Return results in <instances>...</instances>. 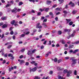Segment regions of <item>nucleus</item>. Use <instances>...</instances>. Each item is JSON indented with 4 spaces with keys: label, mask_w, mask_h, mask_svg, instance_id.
Wrapping results in <instances>:
<instances>
[{
    "label": "nucleus",
    "mask_w": 79,
    "mask_h": 79,
    "mask_svg": "<svg viewBox=\"0 0 79 79\" xmlns=\"http://www.w3.org/2000/svg\"><path fill=\"white\" fill-rule=\"evenodd\" d=\"M71 60H72V61L73 62L72 64V66L73 67L74 66V65L76 63V61L77 60V59H74V57H71Z\"/></svg>",
    "instance_id": "f257e3e1"
},
{
    "label": "nucleus",
    "mask_w": 79,
    "mask_h": 79,
    "mask_svg": "<svg viewBox=\"0 0 79 79\" xmlns=\"http://www.w3.org/2000/svg\"><path fill=\"white\" fill-rule=\"evenodd\" d=\"M30 72H32V71L33 72H35V71L36 70H37V68L36 67H35L34 68L31 69V68H30Z\"/></svg>",
    "instance_id": "f03ea898"
},
{
    "label": "nucleus",
    "mask_w": 79,
    "mask_h": 79,
    "mask_svg": "<svg viewBox=\"0 0 79 79\" xmlns=\"http://www.w3.org/2000/svg\"><path fill=\"white\" fill-rule=\"evenodd\" d=\"M18 61L20 62V65H22V64H23V63H24V60H20V59H19Z\"/></svg>",
    "instance_id": "7ed1b4c3"
},
{
    "label": "nucleus",
    "mask_w": 79,
    "mask_h": 79,
    "mask_svg": "<svg viewBox=\"0 0 79 79\" xmlns=\"http://www.w3.org/2000/svg\"><path fill=\"white\" fill-rule=\"evenodd\" d=\"M57 71H61L62 70H63L64 69V68H61L60 67H57Z\"/></svg>",
    "instance_id": "20e7f679"
},
{
    "label": "nucleus",
    "mask_w": 79,
    "mask_h": 79,
    "mask_svg": "<svg viewBox=\"0 0 79 79\" xmlns=\"http://www.w3.org/2000/svg\"><path fill=\"white\" fill-rule=\"evenodd\" d=\"M63 13H64V17H66V15H67L68 13V12H67L66 10H64L63 11Z\"/></svg>",
    "instance_id": "39448f33"
},
{
    "label": "nucleus",
    "mask_w": 79,
    "mask_h": 79,
    "mask_svg": "<svg viewBox=\"0 0 79 79\" xmlns=\"http://www.w3.org/2000/svg\"><path fill=\"white\" fill-rule=\"evenodd\" d=\"M8 26V24L5 23L2 26V27L3 29H4V28H6Z\"/></svg>",
    "instance_id": "423d86ee"
},
{
    "label": "nucleus",
    "mask_w": 79,
    "mask_h": 79,
    "mask_svg": "<svg viewBox=\"0 0 79 79\" xmlns=\"http://www.w3.org/2000/svg\"><path fill=\"white\" fill-rule=\"evenodd\" d=\"M55 10L57 11H62V8H61V7H60V8L59 7H58L57 8H56L55 9Z\"/></svg>",
    "instance_id": "0eeeda50"
},
{
    "label": "nucleus",
    "mask_w": 79,
    "mask_h": 79,
    "mask_svg": "<svg viewBox=\"0 0 79 79\" xmlns=\"http://www.w3.org/2000/svg\"><path fill=\"white\" fill-rule=\"evenodd\" d=\"M16 10H17V8H15L14 9L12 10V12H13L14 13H16L17 12H16Z\"/></svg>",
    "instance_id": "6e6552de"
},
{
    "label": "nucleus",
    "mask_w": 79,
    "mask_h": 79,
    "mask_svg": "<svg viewBox=\"0 0 79 79\" xmlns=\"http://www.w3.org/2000/svg\"><path fill=\"white\" fill-rule=\"evenodd\" d=\"M60 42L62 44H66V41L64 40H61Z\"/></svg>",
    "instance_id": "1a4fd4ad"
},
{
    "label": "nucleus",
    "mask_w": 79,
    "mask_h": 79,
    "mask_svg": "<svg viewBox=\"0 0 79 79\" xmlns=\"http://www.w3.org/2000/svg\"><path fill=\"white\" fill-rule=\"evenodd\" d=\"M52 2V1L48 0L47 1V3L48 5H50Z\"/></svg>",
    "instance_id": "9d476101"
},
{
    "label": "nucleus",
    "mask_w": 79,
    "mask_h": 79,
    "mask_svg": "<svg viewBox=\"0 0 79 79\" xmlns=\"http://www.w3.org/2000/svg\"><path fill=\"white\" fill-rule=\"evenodd\" d=\"M75 33H76V31H74L71 35V37H74L75 35Z\"/></svg>",
    "instance_id": "9b49d317"
},
{
    "label": "nucleus",
    "mask_w": 79,
    "mask_h": 79,
    "mask_svg": "<svg viewBox=\"0 0 79 79\" xmlns=\"http://www.w3.org/2000/svg\"><path fill=\"white\" fill-rule=\"evenodd\" d=\"M64 32H71V30H69V29H64Z\"/></svg>",
    "instance_id": "f8f14e48"
},
{
    "label": "nucleus",
    "mask_w": 79,
    "mask_h": 79,
    "mask_svg": "<svg viewBox=\"0 0 79 79\" xmlns=\"http://www.w3.org/2000/svg\"><path fill=\"white\" fill-rule=\"evenodd\" d=\"M30 2H32L33 3L35 2V0H29ZM36 2H39V0H35Z\"/></svg>",
    "instance_id": "ddd939ff"
},
{
    "label": "nucleus",
    "mask_w": 79,
    "mask_h": 79,
    "mask_svg": "<svg viewBox=\"0 0 79 79\" xmlns=\"http://www.w3.org/2000/svg\"><path fill=\"white\" fill-rule=\"evenodd\" d=\"M26 35V34H22L21 35H20V38H21V37H24V36Z\"/></svg>",
    "instance_id": "4468645a"
},
{
    "label": "nucleus",
    "mask_w": 79,
    "mask_h": 79,
    "mask_svg": "<svg viewBox=\"0 0 79 79\" xmlns=\"http://www.w3.org/2000/svg\"><path fill=\"white\" fill-rule=\"evenodd\" d=\"M69 5H71V6H74V4L72 3V2H70L69 3Z\"/></svg>",
    "instance_id": "2eb2a0df"
},
{
    "label": "nucleus",
    "mask_w": 79,
    "mask_h": 79,
    "mask_svg": "<svg viewBox=\"0 0 79 79\" xmlns=\"http://www.w3.org/2000/svg\"><path fill=\"white\" fill-rule=\"evenodd\" d=\"M15 20H13L10 22L11 24H12V25H13L15 24Z\"/></svg>",
    "instance_id": "dca6fc26"
},
{
    "label": "nucleus",
    "mask_w": 79,
    "mask_h": 79,
    "mask_svg": "<svg viewBox=\"0 0 79 79\" xmlns=\"http://www.w3.org/2000/svg\"><path fill=\"white\" fill-rule=\"evenodd\" d=\"M49 10V8H44V10L46 11V12H47Z\"/></svg>",
    "instance_id": "f3484780"
},
{
    "label": "nucleus",
    "mask_w": 79,
    "mask_h": 79,
    "mask_svg": "<svg viewBox=\"0 0 79 79\" xmlns=\"http://www.w3.org/2000/svg\"><path fill=\"white\" fill-rule=\"evenodd\" d=\"M58 77L59 79H64L65 78H63L62 77H61L60 75H58Z\"/></svg>",
    "instance_id": "a211bd4d"
},
{
    "label": "nucleus",
    "mask_w": 79,
    "mask_h": 79,
    "mask_svg": "<svg viewBox=\"0 0 79 79\" xmlns=\"http://www.w3.org/2000/svg\"><path fill=\"white\" fill-rule=\"evenodd\" d=\"M58 1L60 2V4H61V3H63L64 2V0H58Z\"/></svg>",
    "instance_id": "6ab92c4d"
},
{
    "label": "nucleus",
    "mask_w": 79,
    "mask_h": 79,
    "mask_svg": "<svg viewBox=\"0 0 79 79\" xmlns=\"http://www.w3.org/2000/svg\"><path fill=\"white\" fill-rule=\"evenodd\" d=\"M1 19L3 21L4 20H6V17H2Z\"/></svg>",
    "instance_id": "aec40b11"
},
{
    "label": "nucleus",
    "mask_w": 79,
    "mask_h": 79,
    "mask_svg": "<svg viewBox=\"0 0 79 79\" xmlns=\"http://www.w3.org/2000/svg\"><path fill=\"white\" fill-rule=\"evenodd\" d=\"M69 48H73L74 47V45H69Z\"/></svg>",
    "instance_id": "412c9836"
},
{
    "label": "nucleus",
    "mask_w": 79,
    "mask_h": 79,
    "mask_svg": "<svg viewBox=\"0 0 79 79\" xmlns=\"http://www.w3.org/2000/svg\"><path fill=\"white\" fill-rule=\"evenodd\" d=\"M27 54L28 55H32V53L31 52V51H28Z\"/></svg>",
    "instance_id": "4be33fe9"
},
{
    "label": "nucleus",
    "mask_w": 79,
    "mask_h": 79,
    "mask_svg": "<svg viewBox=\"0 0 79 79\" xmlns=\"http://www.w3.org/2000/svg\"><path fill=\"white\" fill-rule=\"evenodd\" d=\"M68 73V70L65 69L64 71V74H66V73Z\"/></svg>",
    "instance_id": "5701e85b"
},
{
    "label": "nucleus",
    "mask_w": 79,
    "mask_h": 79,
    "mask_svg": "<svg viewBox=\"0 0 79 79\" xmlns=\"http://www.w3.org/2000/svg\"><path fill=\"white\" fill-rule=\"evenodd\" d=\"M13 56V54H11V53H10L8 55V56L9 57H12V56Z\"/></svg>",
    "instance_id": "b1692460"
},
{
    "label": "nucleus",
    "mask_w": 79,
    "mask_h": 79,
    "mask_svg": "<svg viewBox=\"0 0 79 79\" xmlns=\"http://www.w3.org/2000/svg\"><path fill=\"white\" fill-rule=\"evenodd\" d=\"M66 21H67V23H69V22H70V21H71V19H66Z\"/></svg>",
    "instance_id": "393cba45"
},
{
    "label": "nucleus",
    "mask_w": 79,
    "mask_h": 79,
    "mask_svg": "<svg viewBox=\"0 0 79 79\" xmlns=\"http://www.w3.org/2000/svg\"><path fill=\"white\" fill-rule=\"evenodd\" d=\"M67 74H72V71L71 70H69L67 72Z\"/></svg>",
    "instance_id": "a878e982"
},
{
    "label": "nucleus",
    "mask_w": 79,
    "mask_h": 79,
    "mask_svg": "<svg viewBox=\"0 0 79 79\" xmlns=\"http://www.w3.org/2000/svg\"><path fill=\"white\" fill-rule=\"evenodd\" d=\"M62 33V32H61V31H58V34L59 35H61V34Z\"/></svg>",
    "instance_id": "bb28decb"
},
{
    "label": "nucleus",
    "mask_w": 79,
    "mask_h": 79,
    "mask_svg": "<svg viewBox=\"0 0 79 79\" xmlns=\"http://www.w3.org/2000/svg\"><path fill=\"white\" fill-rule=\"evenodd\" d=\"M23 3L22 2H20L19 3V6H21V5H23Z\"/></svg>",
    "instance_id": "cd10ccee"
},
{
    "label": "nucleus",
    "mask_w": 79,
    "mask_h": 79,
    "mask_svg": "<svg viewBox=\"0 0 79 79\" xmlns=\"http://www.w3.org/2000/svg\"><path fill=\"white\" fill-rule=\"evenodd\" d=\"M40 26V23H38V24H37L36 25V28H38V27Z\"/></svg>",
    "instance_id": "c85d7f7f"
},
{
    "label": "nucleus",
    "mask_w": 79,
    "mask_h": 79,
    "mask_svg": "<svg viewBox=\"0 0 79 79\" xmlns=\"http://www.w3.org/2000/svg\"><path fill=\"white\" fill-rule=\"evenodd\" d=\"M48 55H49V52H47L45 56V57H48Z\"/></svg>",
    "instance_id": "c756f323"
},
{
    "label": "nucleus",
    "mask_w": 79,
    "mask_h": 79,
    "mask_svg": "<svg viewBox=\"0 0 79 79\" xmlns=\"http://www.w3.org/2000/svg\"><path fill=\"white\" fill-rule=\"evenodd\" d=\"M49 15L50 16H52V15H53V12H50L49 13Z\"/></svg>",
    "instance_id": "7c9ffc66"
},
{
    "label": "nucleus",
    "mask_w": 79,
    "mask_h": 79,
    "mask_svg": "<svg viewBox=\"0 0 79 79\" xmlns=\"http://www.w3.org/2000/svg\"><path fill=\"white\" fill-rule=\"evenodd\" d=\"M73 22L71 21L69 23V25L70 26H71L73 25Z\"/></svg>",
    "instance_id": "2f4dec72"
},
{
    "label": "nucleus",
    "mask_w": 79,
    "mask_h": 79,
    "mask_svg": "<svg viewBox=\"0 0 79 79\" xmlns=\"http://www.w3.org/2000/svg\"><path fill=\"white\" fill-rule=\"evenodd\" d=\"M25 51V49L24 48L22 49L21 50V52L22 53H23V52H24Z\"/></svg>",
    "instance_id": "473e14b6"
},
{
    "label": "nucleus",
    "mask_w": 79,
    "mask_h": 79,
    "mask_svg": "<svg viewBox=\"0 0 79 79\" xmlns=\"http://www.w3.org/2000/svg\"><path fill=\"white\" fill-rule=\"evenodd\" d=\"M11 4H7V5L6 6V8H7V7H8L9 6H11Z\"/></svg>",
    "instance_id": "72a5a7b5"
},
{
    "label": "nucleus",
    "mask_w": 79,
    "mask_h": 79,
    "mask_svg": "<svg viewBox=\"0 0 79 79\" xmlns=\"http://www.w3.org/2000/svg\"><path fill=\"white\" fill-rule=\"evenodd\" d=\"M77 13V11L76 10H73V14H75V13Z\"/></svg>",
    "instance_id": "f704fd0d"
},
{
    "label": "nucleus",
    "mask_w": 79,
    "mask_h": 79,
    "mask_svg": "<svg viewBox=\"0 0 79 79\" xmlns=\"http://www.w3.org/2000/svg\"><path fill=\"white\" fill-rule=\"evenodd\" d=\"M61 62V60L60 59L59 60H58L57 61V62L58 63H60Z\"/></svg>",
    "instance_id": "c9c22d12"
},
{
    "label": "nucleus",
    "mask_w": 79,
    "mask_h": 79,
    "mask_svg": "<svg viewBox=\"0 0 79 79\" xmlns=\"http://www.w3.org/2000/svg\"><path fill=\"white\" fill-rule=\"evenodd\" d=\"M74 75H77V71L75 70L74 72Z\"/></svg>",
    "instance_id": "e433bc0d"
},
{
    "label": "nucleus",
    "mask_w": 79,
    "mask_h": 79,
    "mask_svg": "<svg viewBox=\"0 0 79 79\" xmlns=\"http://www.w3.org/2000/svg\"><path fill=\"white\" fill-rule=\"evenodd\" d=\"M35 63V61H32V62H31V64H34Z\"/></svg>",
    "instance_id": "4c0bfd02"
},
{
    "label": "nucleus",
    "mask_w": 79,
    "mask_h": 79,
    "mask_svg": "<svg viewBox=\"0 0 79 79\" xmlns=\"http://www.w3.org/2000/svg\"><path fill=\"white\" fill-rule=\"evenodd\" d=\"M65 60H68L69 59V57L68 56H67L65 57Z\"/></svg>",
    "instance_id": "58836bf2"
},
{
    "label": "nucleus",
    "mask_w": 79,
    "mask_h": 79,
    "mask_svg": "<svg viewBox=\"0 0 79 79\" xmlns=\"http://www.w3.org/2000/svg\"><path fill=\"white\" fill-rule=\"evenodd\" d=\"M35 79H40V78L39 77H35Z\"/></svg>",
    "instance_id": "ea45409f"
},
{
    "label": "nucleus",
    "mask_w": 79,
    "mask_h": 79,
    "mask_svg": "<svg viewBox=\"0 0 79 79\" xmlns=\"http://www.w3.org/2000/svg\"><path fill=\"white\" fill-rule=\"evenodd\" d=\"M40 10L41 11V12H42L43 11H44V9H40Z\"/></svg>",
    "instance_id": "a19ab883"
},
{
    "label": "nucleus",
    "mask_w": 79,
    "mask_h": 79,
    "mask_svg": "<svg viewBox=\"0 0 79 79\" xmlns=\"http://www.w3.org/2000/svg\"><path fill=\"white\" fill-rule=\"evenodd\" d=\"M12 47V45H10L8 47H7V48H10Z\"/></svg>",
    "instance_id": "79ce46f5"
},
{
    "label": "nucleus",
    "mask_w": 79,
    "mask_h": 79,
    "mask_svg": "<svg viewBox=\"0 0 79 79\" xmlns=\"http://www.w3.org/2000/svg\"><path fill=\"white\" fill-rule=\"evenodd\" d=\"M29 62H27L25 63V65L26 66H28L29 65Z\"/></svg>",
    "instance_id": "37998d69"
},
{
    "label": "nucleus",
    "mask_w": 79,
    "mask_h": 79,
    "mask_svg": "<svg viewBox=\"0 0 79 79\" xmlns=\"http://www.w3.org/2000/svg\"><path fill=\"white\" fill-rule=\"evenodd\" d=\"M11 4H13L14 3V1L13 0H12L10 1Z\"/></svg>",
    "instance_id": "c03bdc74"
},
{
    "label": "nucleus",
    "mask_w": 79,
    "mask_h": 79,
    "mask_svg": "<svg viewBox=\"0 0 79 79\" xmlns=\"http://www.w3.org/2000/svg\"><path fill=\"white\" fill-rule=\"evenodd\" d=\"M19 58H20V59H21L22 58H23V55H21L20 56H19Z\"/></svg>",
    "instance_id": "a18cd8bd"
},
{
    "label": "nucleus",
    "mask_w": 79,
    "mask_h": 79,
    "mask_svg": "<svg viewBox=\"0 0 79 79\" xmlns=\"http://www.w3.org/2000/svg\"><path fill=\"white\" fill-rule=\"evenodd\" d=\"M57 60H58V59H57V58H55L54 59V62H56V61H57Z\"/></svg>",
    "instance_id": "49530a36"
},
{
    "label": "nucleus",
    "mask_w": 79,
    "mask_h": 79,
    "mask_svg": "<svg viewBox=\"0 0 79 79\" xmlns=\"http://www.w3.org/2000/svg\"><path fill=\"white\" fill-rule=\"evenodd\" d=\"M36 51V49H34V50H33L32 51V53H34V52H35Z\"/></svg>",
    "instance_id": "de8ad7c7"
},
{
    "label": "nucleus",
    "mask_w": 79,
    "mask_h": 79,
    "mask_svg": "<svg viewBox=\"0 0 79 79\" xmlns=\"http://www.w3.org/2000/svg\"><path fill=\"white\" fill-rule=\"evenodd\" d=\"M47 40H46L43 43V44H44V45H45V44H47Z\"/></svg>",
    "instance_id": "09e8293b"
},
{
    "label": "nucleus",
    "mask_w": 79,
    "mask_h": 79,
    "mask_svg": "<svg viewBox=\"0 0 79 79\" xmlns=\"http://www.w3.org/2000/svg\"><path fill=\"white\" fill-rule=\"evenodd\" d=\"M70 37H71V35H70L69 36H68V37H67V39H70Z\"/></svg>",
    "instance_id": "8fccbe9b"
},
{
    "label": "nucleus",
    "mask_w": 79,
    "mask_h": 79,
    "mask_svg": "<svg viewBox=\"0 0 79 79\" xmlns=\"http://www.w3.org/2000/svg\"><path fill=\"white\" fill-rule=\"evenodd\" d=\"M10 34L11 35H13V31H11L10 32Z\"/></svg>",
    "instance_id": "3c124183"
},
{
    "label": "nucleus",
    "mask_w": 79,
    "mask_h": 79,
    "mask_svg": "<svg viewBox=\"0 0 79 79\" xmlns=\"http://www.w3.org/2000/svg\"><path fill=\"white\" fill-rule=\"evenodd\" d=\"M69 52L70 53H73V50L72 49H71L69 51Z\"/></svg>",
    "instance_id": "603ef678"
},
{
    "label": "nucleus",
    "mask_w": 79,
    "mask_h": 79,
    "mask_svg": "<svg viewBox=\"0 0 79 79\" xmlns=\"http://www.w3.org/2000/svg\"><path fill=\"white\" fill-rule=\"evenodd\" d=\"M31 12L32 13H35V11H34V10H31Z\"/></svg>",
    "instance_id": "864d4df0"
},
{
    "label": "nucleus",
    "mask_w": 79,
    "mask_h": 79,
    "mask_svg": "<svg viewBox=\"0 0 79 79\" xmlns=\"http://www.w3.org/2000/svg\"><path fill=\"white\" fill-rule=\"evenodd\" d=\"M56 6H57V5H56V4H55L53 6H52V8H55V7H56Z\"/></svg>",
    "instance_id": "5fc2aeb1"
},
{
    "label": "nucleus",
    "mask_w": 79,
    "mask_h": 79,
    "mask_svg": "<svg viewBox=\"0 0 79 79\" xmlns=\"http://www.w3.org/2000/svg\"><path fill=\"white\" fill-rule=\"evenodd\" d=\"M38 28H39V29H41L42 28V27L41 26H40L38 27Z\"/></svg>",
    "instance_id": "6e6d98bb"
},
{
    "label": "nucleus",
    "mask_w": 79,
    "mask_h": 79,
    "mask_svg": "<svg viewBox=\"0 0 79 79\" xmlns=\"http://www.w3.org/2000/svg\"><path fill=\"white\" fill-rule=\"evenodd\" d=\"M44 48V45H42L41 46V49H43Z\"/></svg>",
    "instance_id": "4d7b16f0"
},
{
    "label": "nucleus",
    "mask_w": 79,
    "mask_h": 79,
    "mask_svg": "<svg viewBox=\"0 0 79 79\" xmlns=\"http://www.w3.org/2000/svg\"><path fill=\"white\" fill-rule=\"evenodd\" d=\"M13 39L14 40H15V39H16V36H13Z\"/></svg>",
    "instance_id": "13d9d810"
},
{
    "label": "nucleus",
    "mask_w": 79,
    "mask_h": 79,
    "mask_svg": "<svg viewBox=\"0 0 79 79\" xmlns=\"http://www.w3.org/2000/svg\"><path fill=\"white\" fill-rule=\"evenodd\" d=\"M6 63V60H3V62H2L3 64H5Z\"/></svg>",
    "instance_id": "bf43d9fd"
},
{
    "label": "nucleus",
    "mask_w": 79,
    "mask_h": 79,
    "mask_svg": "<svg viewBox=\"0 0 79 79\" xmlns=\"http://www.w3.org/2000/svg\"><path fill=\"white\" fill-rule=\"evenodd\" d=\"M47 19H46L44 20L43 22H47Z\"/></svg>",
    "instance_id": "052dcab7"
},
{
    "label": "nucleus",
    "mask_w": 79,
    "mask_h": 79,
    "mask_svg": "<svg viewBox=\"0 0 79 79\" xmlns=\"http://www.w3.org/2000/svg\"><path fill=\"white\" fill-rule=\"evenodd\" d=\"M40 14H41V12H39L38 13L37 15L38 16H40Z\"/></svg>",
    "instance_id": "680f3d73"
},
{
    "label": "nucleus",
    "mask_w": 79,
    "mask_h": 79,
    "mask_svg": "<svg viewBox=\"0 0 79 79\" xmlns=\"http://www.w3.org/2000/svg\"><path fill=\"white\" fill-rule=\"evenodd\" d=\"M19 23L20 24H23V22L21 21H20L19 22Z\"/></svg>",
    "instance_id": "e2e57ef3"
},
{
    "label": "nucleus",
    "mask_w": 79,
    "mask_h": 79,
    "mask_svg": "<svg viewBox=\"0 0 79 79\" xmlns=\"http://www.w3.org/2000/svg\"><path fill=\"white\" fill-rule=\"evenodd\" d=\"M3 15V14L2 12H0V17L2 16Z\"/></svg>",
    "instance_id": "0e129e2a"
},
{
    "label": "nucleus",
    "mask_w": 79,
    "mask_h": 79,
    "mask_svg": "<svg viewBox=\"0 0 79 79\" xmlns=\"http://www.w3.org/2000/svg\"><path fill=\"white\" fill-rule=\"evenodd\" d=\"M21 10V9H19L17 10V11H18V12H19V11H20Z\"/></svg>",
    "instance_id": "69168bd1"
},
{
    "label": "nucleus",
    "mask_w": 79,
    "mask_h": 79,
    "mask_svg": "<svg viewBox=\"0 0 79 79\" xmlns=\"http://www.w3.org/2000/svg\"><path fill=\"white\" fill-rule=\"evenodd\" d=\"M75 44H79V41H77L75 43Z\"/></svg>",
    "instance_id": "338daca9"
},
{
    "label": "nucleus",
    "mask_w": 79,
    "mask_h": 79,
    "mask_svg": "<svg viewBox=\"0 0 79 79\" xmlns=\"http://www.w3.org/2000/svg\"><path fill=\"white\" fill-rule=\"evenodd\" d=\"M8 56V55L7 54H5L4 55V57H7V56Z\"/></svg>",
    "instance_id": "774afa93"
}]
</instances>
